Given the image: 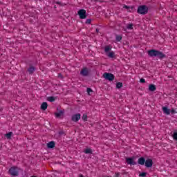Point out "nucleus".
<instances>
[{
  "label": "nucleus",
  "mask_w": 177,
  "mask_h": 177,
  "mask_svg": "<svg viewBox=\"0 0 177 177\" xmlns=\"http://www.w3.org/2000/svg\"><path fill=\"white\" fill-rule=\"evenodd\" d=\"M148 55L150 56V57H158V59H164L165 57H167L165 54L156 49L148 50Z\"/></svg>",
  "instance_id": "f257e3e1"
},
{
  "label": "nucleus",
  "mask_w": 177,
  "mask_h": 177,
  "mask_svg": "<svg viewBox=\"0 0 177 177\" xmlns=\"http://www.w3.org/2000/svg\"><path fill=\"white\" fill-rule=\"evenodd\" d=\"M137 13L142 15H147L149 13V7L146 5L139 6L137 9Z\"/></svg>",
  "instance_id": "f03ea898"
},
{
  "label": "nucleus",
  "mask_w": 177,
  "mask_h": 177,
  "mask_svg": "<svg viewBox=\"0 0 177 177\" xmlns=\"http://www.w3.org/2000/svg\"><path fill=\"white\" fill-rule=\"evenodd\" d=\"M20 169L17 166H12L8 170L9 175L11 176H19Z\"/></svg>",
  "instance_id": "7ed1b4c3"
},
{
  "label": "nucleus",
  "mask_w": 177,
  "mask_h": 177,
  "mask_svg": "<svg viewBox=\"0 0 177 177\" xmlns=\"http://www.w3.org/2000/svg\"><path fill=\"white\" fill-rule=\"evenodd\" d=\"M103 78L104 80H106V81H109L110 82L114 81V78H115V76L113 73H104L103 74Z\"/></svg>",
  "instance_id": "20e7f679"
},
{
  "label": "nucleus",
  "mask_w": 177,
  "mask_h": 177,
  "mask_svg": "<svg viewBox=\"0 0 177 177\" xmlns=\"http://www.w3.org/2000/svg\"><path fill=\"white\" fill-rule=\"evenodd\" d=\"M77 15L81 19H86L88 15H86V10L84 9H80L77 11Z\"/></svg>",
  "instance_id": "39448f33"
},
{
  "label": "nucleus",
  "mask_w": 177,
  "mask_h": 177,
  "mask_svg": "<svg viewBox=\"0 0 177 177\" xmlns=\"http://www.w3.org/2000/svg\"><path fill=\"white\" fill-rule=\"evenodd\" d=\"M81 120V113H76L71 116V121L73 122H78Z\"/></svg>",
  "instance_id": "423d86ee"
},
{
  "label": "nucleus",
  "mask_w": 177,
  "mask_h": 177,
  "mask_svg": "<svg viewBox=\"0 0 177 177\" xmlns=\"http://www.w3.org/2000/svg\"><path fill=\"white\" fill-rule=\"evenodd\" d=\"M126 162L129 165H136V162H135V157L126 158Z\"/></svg>",
  "instance_id": "0eeeda50"
},
{
  "label": "nucleus",
  "mask_w": 177,
  "mask_h": 177,
  "mask_svg": "<svg viewBox=\"0 0 177 177\" xmlns=\"http://www.w3.org/2000/svg\"><path fill=\"white\" fill-rule=\"evenodd\" d=\"M145 165L147 168H151L153 167V159L147 158Z\"/></svg>",
  "instance_id": "6e6552de"
},
{
  "label": "nucleus",
  "mask_w": 177,
  "mask_h": 177,
  "mask_svg": "<svg viewBox=\"0 0 177 177\" xmlns=\"http://www.w3.org/2000/svg\"><path fill=\"white\" fill-rule=\"evenodd\" d=\"M55 115L56 118H63V116L64 115V109L55 112Z\"/></svg>",
  "instance_id": "1a4fd4ad"
},
{
  "label": "nucleus",
  "mask_w": 177,
  "mask_h": 177,
  "mask_svg": "<svg viewBox=\"0 0 177 177\" xmlns=\"http://www.w3.org/2000/svg\"><path fill=\"white\" fill-rule=\"evenodd\" d=\"M80 74L83 77H88V75H89V71L88 70V68H84L82 69Z\"/></svg>",
  "instance_id": "9d476101"
},
{
  "label": "nucleus",
  "mask_w": 177,
  "mask_h": 177,
  "mask_svg": "<svg viewBox=\"0 0 177 177\" xmlns=\"http://www.w3.org/2000/svg\"><path fill=\"white\" fill-rule=\"evenodd\" d=\"M162 109L164 114H166L167 115H169V114H171V109H168V106H163Z\"/></svg>",
  "instance_id": "9b49d317"
},
{
  "label": "nucleus",
  "mask_w": 177,
  "mask_h": 177,
  "mask_svg": "<svg viewBox=\"0 0 177 177\" xmlns=\"http://www.w3.org/2000/svg\"><path fill=\"white\" fill-rule=\"evenodd\" d=\"M146 163V158L145 157H140L138 160V164L140 165H145Z\"/></svg>",
  "instance_id": "f8f14e48"
},
{
  "label": "nucleus",
  "mask_w": 177,
  "mask_h": 177,
  "mask_svg": "<svg viewBox=\"0 0 177 177\" xmlns=\"http://www.w3.org/2000/svg\"><path fill=\"white\" fill-rule=\"evenodd\" d=\"M55 146H56V142H55V141H50L47 143L48 149H54Z\"/></svg>",
  "instance_id": "ddd939ff"
},
{
  "label": "nucleus",
  "mask_w": 177,
  "mask_h": 177,
  "mask_svg": "<svg viewBox=\"0 0 177 177\" xmlns=\"http://www.w3.org/2000/svg\"><path fill=\"white\" fill-rule=\"evenodd\" d=\"M156 90H157V87L156 86V85L149 84V91H150V92H154V91H156Z\"/></svg>",
  "instance_id": "4468645a"
},
{
  "label": "nucleus",
  "mask_w": 177,
  "mask_h": 177,
  "mask_svg": "<svg viewBox=\"0 0 177 177\" xmlns=\"http://www.w3.org/2000/svg\"><path fill=\"white\" fill-rule=\"evenodd\" d=\"M48 109V102H42L41 105V109L45 111Z\"/></svg>",
  "instance_id": "2eb2a0df"
},
{
  "label": "nucleus",
  "mask_w": 177,
  "mask_h": 177,
  "mask_svg": "<svg viewBox=\"0 0 177 177\" xmlns=\"http://www.w3.org/2000/svg\"><path fill=\"white\" fill-rule=\"evenodd\" d=\"M34 71H35V67L31 66L28 68V72L29 74H34Z\"/></svg>",
  "instance_id": "dca6fc26"
},
{
  "label": "nucleus",
  "mask_w": 177,
  "mask_h": 177,
  "mask_svg": "<svg viewBox=\"0 0 177 177\" xmlns=\"http://www.w3.org/2000/svg\"><path fill=\"white\" fill-rule=\"evenodd\" d=\"M84 153H85V154H93V151H92V149L86 148V149L84 150Z\"/></svg>",
  "instance_id": "f3484780"
},
{
  "label": "nucleus",
  "mask_w": 177,
  "mask_h": 177,
  "mask_svg": "<svg viewBox=\"0 0 177 177\" xmlns=\"http://www.w3.org/2000/svg\"><path fill=\"white\" fill-rule=\"evenodd\" d=\"M47 100L48 102H50V103L55 102V100H56V97H53V96H50L47 97Z\"/></svg>",
  "instance_id": "a211bd4d"
},
{
  "label": "nucleus",
  "mask_w": 177,
  "mask_h": 177,
  "mask_svg": "<svg viewBox=\"0 0 177 177\" xmlns=\"http://www.w3.org/2000/svg\"><path fill=\"white\" fill-rule=\"evenodd\" d=\"M172 138H173L174 140L177 142V130H175L174 132L173 133Z\"/></svg>",
  "instance_id": "6ab92c4d"
},
{
  "label": "nucleus",
  "mask_w": 177,
  "mask_h": 177,
  "mask_svg": "<svg viewBox=\"0 0 177 177\" xmlns=\"http://www.w3.org/2000/svg\"><path fill=\"white\" fill-rule=\"evenodd\" d=\"M115 39L117 42H121V41L122 40V36L116 35Z\"/></svg>",
  "instance_id": "aec40b11"
},
{
  "label": "nucleus",
  "mask_w": 177,
  "mask_h": 177,
  "mask_svg": "<svg viewBox=\"0 0 177 177\" xmlns=\"http://www.w3.org/2000/svg\"><path fill=\"white\" fill-rule=\"evenodd\" d=\"M111 50V47L110 46H106L104 48V52L107 53L108 52H110Z\"/></svg>",
  "instance_id": "412c9836"
},
{
  "label": "nucleus",
  "mask_w": 177,
  "mask_h": 177,
  "mask_svg": "<svg viewBox=\"0 0 177 177\" xmlns=\"http://www.w3.org/2000/svg\"><path fill=\"white\" fill-rule=\"evenodd\" d=\"M114 55H115L114 51H111L108 53L107 56H108V57L113 59L114 57Z\"/></svg>",
  "instance_id": "4be33fe9"
},
{
  "label": "nucleus",
  "mask_w": 177,
  "mask_h": 177,
  "mask_svg": "<svg viewBox=\"0 0 177 177\" xmlns=\"http://www.w3.org/2000/svg\"><path fill=\"white\" fill-rule=\"evenodd\" d=\"M12 135H13V133L10 131L6 134V138H7V139H10V138H12Z\"/></svg>",
  "instance_id": "5701e85b"
},
{
  "label": "nucleus",
  "mask_w": 177,
  "mask_h": 177,
  "mask_svg": "<svg viewBox=\"0 0 177 177\" xmlns=\"http://www.w3.org/2000/svg\"><path fill=\"white\" fill-rule=\"evenodd\" d=\"M82 120L84 121V122L86 121H88V115L86 114H83V115L82 116Z\"/></svg>",
  "instance_id": "b1692460"
},
{
  "label": "nucleus",
  "mask_w": 177,
  "mask_h": 177,
  "mask_svg": "<svg viewBox=\"0 0 177 177\" xmlns=\"http://www.w3.org/2000/svg\"><path fill=\"white\" fill-rule=\"evenodd\" d=\"M127 28V30H133V24H129Z\"/></svg>",
  "instance_id": "393cba45"
},
{
  "label": "nucleus",
  "mask_w": 177,
  "mask_h": 177,
  "mask_svg": "<svg viewBox=\"0 0 177 177\" xmlns=\"http://www.w3.org/2000/svg\"><path fill=\"white\" fill-rule=\"evenodd\" d=\"M122 86V82H118V83H116V88H117V89H121Z\"/></svg>",
  "instance_id": "a878e982"
},
{
  "label": "nucleus",
  "mask_w": 177,
  "mask_h": 177,
  "mask_svg": "<svg viewBox=\"0 0 177 177\" xmlns=\"http://www.w3.org/2000/svg\"><path fill=\"white\" fill-rule=\"evenodd\" d=\"M123 8H124V9H127V10H129V9H131V10H133V7H132V6H131H131H127V5H124V6H123Z\"/></svg>",
  "instance_id": "bb28decb"
},
{
  "label": "nucleus",
  "mask_w": 177,
  "mask_h": 177,
  "mask_svg": "<svg viewBox=\"0 0 177 177\" xmlns=\"http://www.w3.org/2000/svg\"><path fill=\"white\" fill-rule=\"evenodd\" d=\"M139 176L140 177H146V176H147V173H146V172L140 173Z\"/></svg>",
  "instance_id": "cd10ccee"
},
{
  "label": "nucleus",
  "mask_w": 177,
  "mask_h": 177,
  "mask_svg": "<svg viewBox=\"0 0 177 177\" xmlns=\"http://www.w3.org/2000/svg\"><path fill=\"white\" fill-rule=\"evenodd\" d=\"M92 23V19H87L85 21L86 24H91Z\"/></svg>",
  "instance_id": "c85d7f7f"
},
{
  "label": "nucleus",
  "mask_w": 177,
  "mask_h": 177,
  "mask_svg": "<svg viewBox=\"0 0 177 177\" xmlns=\"http://www.w3.org/2000/svg\"><path fill=\"white\" fill-rule=\"evenodd\" d=\"M170 113L171 114H176L177 112L174 108H172L171 110L170 111Z\"/></svg>",
  "instance_id": "c756f323"
},
{
  "label": "nucleus",
  "mask_w": 177,
  "mask_h": 177,
  "mask_svg": "<svg viewBox=\"0 0 177 177\" xmlns=\"http://www.w3.org/2000/svg\"><path fill=\"white\" fill-rule=\"evenodd\" d=\"M140 84H146V80L143 78L140 79Z\"/></svg>",
  "instance_id": "7c9ffc66"
},
{
  "label": "nucleus",
  "mask_w": 177,
  "mask_h": 177,
  "mask_svg": "<svg viewBox=\"0 0 177 177\" xmlns=\"http://www.w3.org/2000/svg\"><path fill=\"white\" fill-rule=\"evenodd\" d=\"M91 92H93V91L92 90V88H87V93H88V95H89V93H91Z\"/></svg>",
  "instance_id": "2f4dec72"
},
{
  "label": "nucleus",
  "mask_w": 177,
  "mask_h": 177,
  "mask_svg": "<svg viewBox=\"0 0 177 177\" xmlns=\"http://www.w3.org/2000/svg\"><path fill=\"white\" fill-rule=\"evenodd\" d=\"M58 77L61 78V80H63V75H62V73H59L58 74Z\"/></svg>",
  "instance_id": "473e14b6"
},
{
  "label": "nucleus",
  "mask_w": 177,
  "mask_h": 177,
  "mask_svg": "<svg viewBox=\"0 0 177 177\" xmlns=\"http://www.w3.org/2000/svg\"><path fill=\"white\" fill-rule=\"evenodd\" d=\"M59 135L62 136V135H64V131H60L58 132Z\"/></svg>",
  "instance_id": "72a5a7b5"
},
{
  "label": "nucleus",
  "mask_w": 177,
  "mask_h": 177,
  "mask_svg": "<svg viewBox=\"0 0 177 177\" xmlns=\"http://www.w3.org/2000/svg\"><path fill=\"white\" fill-rule=\"evenodd\" d=\"M115 177H120V173H115Z\"/></svg>",
  "instance_id": "f704fd0d"
},
{
  "label": "nucleus",
  "mask_w": 177,
  "mask_h": 177,
  "mask_svg": "<svg viewBox=\"0 0 177 177\" xmlns=\"http://www.w3.org/2000/svg\"><path fill=\"white\" fill-rule=\"evenodd\" d=\"M95 32H99V28H97L95 29Z\"/></svg>",
  "instance_id": "c9c22d12"
},
{
  "label": "nucleus",
  "mask_w": 177,
  "mask_h": 177,
  "mask_svg": "<svg viewBox=\"0 0 177 177\" xmlns=\"http://www.w3.org/2000/svg\"><path fill=\"white\" fill-rule=\"evenodd\" d=\"M56 3H57V5H60L61 3H60V1H57Z\"/></svg>",
  "instance_id": "e433bc0d"
},
{
  "label": "nucleus",
  "mask_w": 177,
  "mask_h": 177,
  "mask_svg": "<svg viewBox=\"0 0 177 177\" xmlns=\"http://www.w3.org/2000/svg\"><path fill=\"white\" fill-rule=\"evenodd\" d=\"M80 177H84V175L81 174Z\"/></svg>",
  "instance_id": "4c0bfd02"
},
{
  "label": "nucleus",
  "mask_w": 177,
  "mask_h": 177,
  "mask_svg": "<svg viewBox=\"0 0 177 177\" xmlns=\"http://www.w3.org/2000/svg\"><path fill=\"white\" fill-rule=\"evenodd\" d=\"M57 111H59V108H57Z\"/></svg>",
  "instance_id": "58836bf2"
}]
</instances>
